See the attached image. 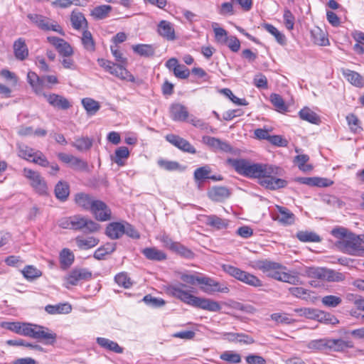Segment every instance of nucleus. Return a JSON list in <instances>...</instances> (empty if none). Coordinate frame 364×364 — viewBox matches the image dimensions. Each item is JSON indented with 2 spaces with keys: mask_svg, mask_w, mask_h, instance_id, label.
<instances>
[{
  "mask_svg": "<svg viewBox=\"0 0 364 364\" xmlns=\"http://www.w3.org/2000/svg\"><path fill=\"white\" fill-rule=\"evenodd\" d=\"M263 28L272 36H274L276 41L281 45L286 43V37L276 27L269 23H264Z\"/></svg>",
  "mask_w": 364,
  "mask_h": 364,
  "instance_id": "38",
  "label": "nucleus"
},
{
  "mask_svg": "<svg viewBox=\"0 0 364 364\" xmlns=\"http://www.w3.org/2000/svg\"><path fill=\"white\" fill-rule=\"evenodd\" d=\"M27 80L33 92L39 96L46 94L45 88L50 89L52 85L58 83V80L55 75H50L40 77L33 71L28 73Z\"/></svg>",
  "mask_w": 364,
  "mask_h": 364,
  "instance_id": "5",
  "label": "nucleus"
},
{
  "mask_svg": "<svg viewBox=\"0 0 364 364\" xmlns=\"http://www.w3.org/2000/svg\"><path fill=\"white\" fill-rule=\"evenodd\" d=\"M46 311L49 314H69L72 311V306L68 303L58 304L56 305H47Z\"/></svg>",
  "mask_w": 364,
  "mask_h": 364,
  "instance_id": "30",
  "label": "nucleus"
},
{
  "mask_svg": "<svg viewBox=\"0 0 364 364\" xmlns=\"http://www.w3.org/2000/svg\"><path fill=\"white\" fill-rule=\"evenodd\" d=\"M254 267L262 271L268 277L269 273H272L273 270L285 269L282 264L267 259L257 261Z\"/></svg>",
  "mask_w": 364,
  "mask_h": 364,
  "instance_id": "21",
  "label": "nucleus"
},
{
  "mask_svg": "<svg viewBox=\"0 0 364 364\" xmlns=\"http://www.w3.org/2000/svg\"><path fill=\"white\" fill-rule=\"evenodd\" d=\"M272 170L269 171V173L263 174L259 177V184L268 189L276 190L281 188H284L287 185V182L281 178H276L277 176L282 174V170L273 165H270Z\"/></svg>",
  "mask_w": 364,
  "mask_h": 364,
  "instance_id": "7",
  "label": "nucleus"
},
{
  "mask_svg": "<svg viewBox=\"0 0 364 364\" xmlns=\"http://www.w3.org/2000/svg\"><path fill=\"white\" fill-rule=\"evenodd\" d=\"M210 200L215 202H223L230 196V190L224 186H214L208 192Z\"/></svg>",
  "mask_w": 364,
  "mask_h": 364,
  "instance_id": "17",
  "label": "nucleus"
},
{
  "mask_svg": "<svg viewBox=\"0 0 364 364\" xmlns=\"http://www.w3.org/2000/svg\"><path fill=\"white\" fill-rule=\"evenodd\" d=\"M105 234L112 240H117L124 234V223L113 222L109 223L105 230Z\"/></svg>",
  "mask_w": 364,
  "mask_h": 364,
  "instance_id": "22",
  "label": "nucleus"
},
{
  "mask_svg": "<svg viewBox=\"0 0 364 364\" xmlns=\"http://www.w3.org/2000/svg\"><path fill=\"white\" fill-rule=\"evenodd\" d=\"M114 280L119 286L125 289H128L132 285L130 278L124 272L117 274L114 277Z\"/></svg>",
  "mask_w": 364,
  "mask_h": 364,
  "instance_id": "54",
  "label": "nucleus"
},
{
  "mask_svg": "<svg viewBox=\"0 0 364 364\" xmlns=\"http://www.w3.org/2000/svg\"><path fill=\"white\" fill-rule=\"evenodd\" d=\"M321 302L325 306L335 308L341 304L342 299L338 296L327 295L322 298Z\"/></svg>",
  "mask_w": 364,
  "mask_h": 364,
  "instance_id": "49",
  "label": "nucleus"
},
{
  "mask_svg": "<svg viewBox=\"0 0 364 364\" xmlns=\"http://www.w3.org/2000/svg\"><path fill=\"white\" fill-rule=\"evenodd\" d=\"M133 50L141 56L149 58L154 55L155 48L149 44H138L132 46Z\"/></svg>",
  "mask_w": 364,
  "mask_h": 364,
  "instance_id": "36",
  "label": "nucleus"
},
{
  "mask_svg": "<svg viewBox=\"0 0 364 364\" xmlns=\"http://www.w3.org/2000/svg\"><path fill=\"white\" fill-rule=\"evenodd\" d=\"M92 274L85 268H75L71 270L64 278V286L69 289L70 286H76L80 282L88 281L92 279Z\"/></svg>",
  "mask_w": 364,
  "mask_h": 364,
  "instance_id": "10",
  "label": "nucleus"
},
{
  "mask_svg": "<svg viewBox=\"0 0 364 364\" xmlns=\"http://www.w3.org/2000/svg\"><path fill=\"white\" fill-rule=\"evenodd\" d=\"M228 163L237 173L247 178H259L272 170L270 164L252 163L244 159H230Z\"/></svg>",
  "mask_w": 364,
  "mask_h": 364,
  "instance_id": "4",
  "label": "nucleus"
},
{
  "mask_svg": "<svg viewBox=\"0 0 364 364\" xmlns=\"http://www.w3.org/2000/svg\"><path fill=\"white\" fill-rule=\"evenodd\" d=\"M311 36L315 43L319 46H326L328 43V38L326 37L324 32L319 28H316L311 31Z\"/></svg>",
  "mask_w": 364,
  "mask_h": 364,
  "instance_id": "47",
  "label": "nucleus"
},
{
  "mask_svg": "<svg viewBox=\"0 0 364 364\" xmlns=\"http://www.w3.org/2000/svg\"><path fill=\"white\" fill-rule=\"evenodd\" d=\"M41 96H43L48 103L54 107L65 110L71 106L70 102L63 96L57 94H44Z\"/></svg>",
  "mask_w": 364,
  "mask_h": 364,
  "instance_id": "18",
  "label": "nucleus"
},
{
  "mask_svg": "<svg viewBox=\"0 0 364 364\" xmlns=\"http://www.w3.org/2000/svg\"><path fill=\"white\" fill-rule=\"evenodd\" d=\"M97 199L93 196L84 193H79L75 195V200L76 204L85 210L91 211L93 204Z\"/></svg>",
  "mask_w": 364,
  "mask_h": 364,
  "instance_id": "20",
  "label": "nucleus"
},
{
  "mask_svg": "<svg viewBox=\"0 0 364 364\" xmlns=\"http://www.w3.org/2000/svg\"><path fill=\"white\" fill-rule=\"evenodd\" d=\"M36 151L26 144L18 145V155L22 159L31 161Z\"/></svg>",
  "mask_w": 364,
  "mask_h": 364,
  "instance_id": "40",
  "label": "nucleus"
},
{
  "mask_svg": "<svg viewBox=\"0 0 364 364\" xmlns=\"http://www.w3.org/2000/svg\"><path fill=\"white\" fill-rule=\"evenodd\" d=\"M223 270L233 277L236 279L254 287H260L262 286V282L254 274L243 271L236 267L224 264Z\"/></svg>",
  "mask_w": 364,
  "mask_h": 364,
  "instance_id": "6",
  "label": "nucleus"
},
{
  "mask_svg": "<svg viewBox=\"0 0 364 364\" xmlns=\"http://www.w3.org/2000/svg\"><path fill=\"white\" fill-rule=\"evenodd\" d=\"M307 347L316 350H328V338L313 340L308 343Z\"/></svg>",
  "mask_w": 364,
  "mask_h": 364,
  "instance_id": "43",
  "label": "nucleus"
},
{
  "mask_svg": "<svg viewBox=\"0 0 364 364\" xmlns=\"http://www.w3.org/2000/svg\"><path fill=\"white\" fill-rule=\"evenodd\" d=\"M220 358L230 363H239L241 361V357L239 354L225 351L220 355Z\"/></svg>",
  "mask_w": 364,
  "mask_h": 364,
  "instance_id": "56",
  "label": "nucleus"
},
{
  "mask_svg": "<svg viewBox=\"0 0 364 364\" xmlns=\"http://www.w3.org/2000/svg\"><path fill=\"white\" fill-rule=\"evenodd\" d=\"M354 347L353 342L348 338H328V350L334 352H343Z\"/></svg>",
  "mask_w": 364,
  "mask_h": 364,
  "instance_id": "16",
  "label": "nucleus"
},
{
  "mask_svg": "<svg viewBox=\"0 0 364 364\" xmlns=\"http://www.w3.org/2000/svg\"><path fill=\"white\" fill-rule=\"evenodd\" d=\"M27 17L33 23L41 30L53 31L63 36L65 35L63 29L56 22H51L50 20L46 16L37 14H29Z\"/></svg>",
  "mask_w": 364,
  "mask_h": 364,
  "instance_id": "11",
  "label": "nucleus"
},
{
  "mask_svg": "<svg viewBox=\"0 0 364 364\" xmlns=\"http://www.w3.org/2000/svg\"><path fill=\"white\" fill-rule=\"evenodd\" d=\"M270 100L276 107L277 112H290L285 105L284 100L279 95L275 93L272 94L270 95Z\"/></svg>",
  "mask_w": 364,
  "mask_h": 364,
  "instance_id": "45",
  "label": "nucleus"
},
{
  "mask_svg": "<svg viewBox=\"0 0 364 364\" xmlns=\"http://www.w3.org/2000/svg\"><path fill=\"white\" fill-rule=\"evenodd\" d=\"M341 72L351 85L357 87H364V77L358 73L346 68H341Z\"/></svg>",
  "mask_w": 364,
  "mask_h": 364,
  "instance_id": "19",
  "label": "nucleus"
},
{
  "mask_svg": "<svg viewBox=\"0 0 364 364\" xmlns=\"http://www.w3.org/2000/svg\"><path fill=\"white\" fill-rule=\"evenodd\" d=\"M1 326L17 334L27 336L43 342L46 345H54L57 334L48 328L25 322H4Z\"/></svg>",
  "mask_w": 364,
  "mask_h": 364,
  "instance_id": "1",
  "label": "nucleus"
},
{
  "mask_svg": "<svg viewBox=\"0 0 364 364\" xmlns=\"http://www.w3.org/2000/svg\"><path fill=\"white\" fill-rule=\"evenodd\" d=\"M6 343L9 346H26L28 348H30L31 349H34L38 351H43V348L41 347L40 345L38 344H33L31 343L26 342L23 339H12V340H8L6 341Z\"/></svg>",
  "mask_w": 364,
  "mask_h": 364,
  "instance_id": "44",
  "label": "nucleus"
},
{
  "mask_svg": "<svg viewBox=\"0 0 364 364\" xmlns=\"http://www.w3.org/2000/svg\"><path fill=\"white\" fill-rule=\"evenodd\" d=\"M316 319L319 321L325 322L327 323L335 324L338 323V321L336 317L321 310L318 311Z\"/></svg>",
  "mask_w": 364,
  "mask_h": 364,
  "instance_id": "62",
  "label": "nucleus"
},
{
  "mask_svg": "<svg viewBox=\"0 0 364 364\" xmlns=\"http://www.w3.org/2000/svg\"><path fill=\"white\" fill-rule=\"evenodd\" d=\"M23 277L29 281L34 280L42 275V272L33 265H27L22 270Z\"/></svg>",
  "mask_w": 364,
  "mask_h": 364,
  "instance_id": "39",
  "label": "nucleus"
},
{
  "mask_svg": "<svg viewBox=\"0 0 364 364\" xmlns=\"http://www.w3.org/2000/svg\"><path fill=\"white\" fill-rule=\"evenodd\" d=\"M70 193V187L67 182L60 181L55 187V194L57 198L64 201L65 200Z\"/></svg>",
  "mask_w": 364,
  "mask_h": 364,
  "instance_id": "35",
  "label": "nucleus"
},
{
  "mask_svg": "<svg viewBox=\"0 0 364 364\" xmlns=\"http://www.w3.org/2000/svg\"><path fill=\"white\" fill-rule=\"evenodd\" d=\"M186 284L179 283L169 286L167 291L170 295L195 308L211 312H218L221 310L222 307L219 302L210 299L194 296L191 294V290L186 289Z\"/></svg>",
  "mask_w": 364,
  "mask_h": 364,
  "instance_id": "2",
  "label": "nucleus"
},
{
  "mask_svg": "<svg viewBox=\"0 0 364 364\" xmlns=\"http://www.w3.org/2000/svg\"><path fill=\"white\" fill-rule=\"evenodd\" d=\"M203 141L209 146L215 149L221 150L225 152H229L231 151L230 145L225 141L220 140L219 139L212 136H205L203 137Z\"/></svg>",
  "mask_w": 364,
  "mask_h": 364,
  "instance_id": "26",
  "label": "nucleus"
},
{
  "mask_svg": "<svg viewBox=\"0 0 364 364\" xmlns=\"http://www.w3.org/2000/svg\"><path fill=\"white\" fill-rule=\"evenodd\" d=\"M331 235L338 239L336 245L342 252L353 255H360L364 252L363 235L360 237L343 227L333 228Z\"/></svg>",
  "mask_w": 364,
  "mask_h": 364,
  "instance_id": "3",
  "label": "nucleus"
},
{
  "mask_svg": "<svg viewBox=\"0 0 364 364\" xmlns=\"http://www.w3.org/2000/svg\"><path fill=\"white\" fill-rule=\"evenodd\" d=\"M200 289L209 295L214 294L215 293H228L230 291L229 287L222 283H220L213 278L201 276L200 282Z\"/></svg>",
  "mask_w": 364,
  "mask_h": 364,
  "instance_id": "8",
  "label": "nucleus"
},
{
  "mask_svg": "<svg viewBox=\"0 0 364 364\" xmlns=\"http://www.w3.org/2000/svg\"><path fill=\"white\" fill-rule=\"evenodd\" d=\"M56 49L58 53L64 57H70L73 53L72 47L65 40L63 41Z\"/></svg>",
  "mask_w": 364,
  "mask_h": 364,
  "instance_id": "63",
  "label": "nucleus"
},
{
  "mask_svg": "<svg viewBox=\"0 0 364 364\" xmlns=\"http://www.w3.org/2000/svg\"><path fill=\"white\" fill-rule=\"evenodd\" d=\"M172 119L175 122H188L196 127L205 128V124L196 115H172Z\"/></svg>",
  "mask_w": 364,
  "mask_h": 364,
  "instance_id": "29",
  "label": "nucleus"
},
{
  "mask_svg": "<svg viewBox=\"0 0 364 364\" xmlns=\"http://www.w3.org/2000/svg\"><path fill=\"white\" fill-rule=\"evenodd\" d=\"M222 92L227 96L234 104L237 105H247L245 99H241L236 97L232 92L228 88L222 90Z\"/></svg>",
  "mask_w": 364,
  "mask_h": 364,
  "instance_id": "60",
  "label": "nucleus"
},
{
  "mask_svg": "<svg viewBox=\"0 0 364 364\" xmlns=\"http://www.w3.org/2000/svg\"><path fill=\"white\" fill-rule=\"evenodd\" d=\"M167 141L178 149L189 154H196V149L186 139L173 134H167L165 136Z\"/></svg>",
  "mask_w": 364,
  "mask_h": 364,
  "instance_id": "13",
  "label": "nucleus"
},
{
  "mask_svg": "<svg viewBox=\"0 0 364 364\" xmlns=\"http://www.w3.org/2000/svg\"><path fill=\"white\" fill-rule=\"evenodd\" d=\"M112 10V8L109 5H101L95 7L91 11V16L96 20H101L107 18Z\"/></svg>",
  "mask_w": 364,
  "mask_h": 364,
  "instance_id": "37",
  "label": "nucleus"
},
{
  "mask_svg": "<svg viewBox=\"0 0 364 364\" xmlns=\"http://www.w3.org/2000/svg\"><path fill=\"white\" fill-rule=\"evenodd\" d=\"M129 155L128 149L126 146H121L115 151L114 162L119 166L124 164L122 161V159H127Z\"/></svg>",
  "mask_w": 364,
  "mask_h": 364,
  "instance_id": "55",
  "label": "nucleus"
},
{
  "mask_svg": "<svg viewBox=\"0 0 364 364\" xmlns=\"http://www.w3.org/2000/svg\"><path fill=\"white\" fill-rule=\"evenodd\" d=\"M116 250V243L114 242H107L105 245L98 247L95 253H94V257L96 259L101 260L104 259L105 257L107 255H109L112 252H114Z\"/></svg>",
  "mask_w": 364,
  "mask_h": 364,
  "instance_id": "31",
  "label": "nucleus"
},
{
  "mask_svg": "<svg viewBox=\"0 0 364 364\" xmlns=\"http://www.w3.org/2000/svg\"><path fill=\"white\" fill-rule=\"evenodd\" d=\"M72 145L79 151H86L92 145V141L88 137H80L75 140Z\"/></svg>",
  "mask_w": 364,
  "mask_h": 364,
  "instance_id": "46",
  "label": "nucleus"
},
{
  "mask_svg": "<svg viewBox=\"0 0 364 364\" xmlns=\"http://www.w3.org/2000/svg\"><path fill=\"white\" fill-rule=\"evenodd\" d=\"M75 241L77 247L80 250H89L90 248L95 247L100 242V240L97 238L93 236L86 237L77 236V237H75Z\"/></svg>",
  "mask_w": 364,
  "mask_h": 364,
  "instance_id": "25",
  "label": "nucleus"
},
{
  "mask_svg": "<svg viewBox=\"0 0 364 364\" xmlns=\"http://www.w3.org/2000/svg\"><path fill=\"white\" fill-rule=\"evenodd\" d=\"M14 53L15 57L19 60H23L28 57V50L24 39L19 38L14 42Z\"/></svg>",
  "mask_w": 364,
  "mask_h": 364,
  "instance_id": "24",
  "label": "nucleus"
},
{
  "mask_svg": "<svg viewBox=\"0 0 364 364\" xmlns=\"http://www.w3.org/2000/svg\"><path fill=\"white\" fill-rule=\"evenodd\" d=\"M296 237L301 242H318L321 241L320 236L313 232L299 231L297 232Z\"/></svg>",
  "mask_w": 364,
  "mask_h": 364,
  "instance_id": "42",
  "label": "nucleus"
},
{
  "mask_svg": "<svg viewBox=\"0 0 364 364\" xmlns=\"http://www.w3.org/2000/svg\"><path fill=\"white\" fill-rule=\"evenodd\" d=\"M346 120L350 129L354 133H358L362 129L356 115H346Z\"/></svg>",
  "mask_w": 364,
  "mask_h": 364,
  "instance_id": "57",
  "label": "nucleus"
},
{
  "mask_svg": "<svg viewBox=\"0 0 364 364\" xmlns=\"http://www.w3.org/2000/svg\"><path fill=\"white\" fill-rule=\"evenodd\" d=\"M342 277L343 276L341 274L331 269L323 268L321 279L328 282H338L342 279Z\"/></svg>",
  "mask_w": 364,
  "mask_h": 364,
  "instance_id": "50",
  "label": "nucleus"
},
{
  "mask_svg": "<svg viewBox=\"0 0 364 364\" xmlns=\"http://www.w3.org/2000/svg\"><path fill=\"white\" fill-rule=\"evenodd\" d=\"M91 213L99 221H107L111 218V210L102 200H96L93 204Z\"/></svg>",
  "mask_w": 364,
  "mask_h": 364,
  "instance_id": "14",
  "label": "nucleus"
},
{
  "mask_svg": "<svg viewBox=\"0 0 364 364\" xmlns=\"http://www.w3.org/2000/svg\"><path fill=\"white\" fill-rule=\"evenodd\" d=\"M109 73L121 80H126L130 82L134 81V76L122 65L113 63L111 65V69L109 70Z\"/></svg>",
  "mask_w": 364,
  "mask_h": 364,
  "instance_id": "23",
  "label": "nucleus"
},
{
  "mask_svg": "<svg viewBox=\"0 0 364 364\" xmlns=\"http://www.w3.org/2000/svg\"><path fill=\"white\" fill-rule=\"evenodd\" d=\"M143 300L147 305L152 307H161L165 304L164 299L153 297L151 295L145 296Z\"/></svg>",
  "mask_w": 364,
  "mask_h": 364,
  "instance_id": "64",
  "label": "nucleus"
},
{
  "mask_svg": "<svg viewBox=\"0 0 364 364\" xmlns=\"http://www.w3.org/2000/svg\"><path fill=\"white\" fill-rule=\"evenodd\" d=\"M205 223L218 230H222L227 228L228 220L223 219L215 215H211L206 217Z\"/></svg>",
  "mask_w": 364,
  "mask_h": 364,
  "instance_id": "34",
  "label": "nucleus"
},
{
  "mask_svg": "<svg viewBox=\"0 0 364 364\" xmlns=\"http://www.w3.org/2000/svg\"><path fill=\"white\" fill-rule=\"evenodd\" d=\"M97 343L102 348L109 350L110 351H113L117 353H122L123 352V348L120 347L117 343L112 341L108 338L98 337L96 339Z\"/></svg>",
  "mask_w": 364,
  "mask_h": 364,
  "instance_id": "32",
  "label": "nucleus"
},
{
  "mask_svg": "<svg viewBox=\"0 0 364 364\" xmlns=\"http://www.w3.org/2000/svg\"><path fill=\"white\" fill-rule=\"evenodd\" d=\"M157 164L161 168L166 171H175L179 168V164L178 162L162 159L158 160Z\"/></svg>",
  "mask_w": 364,
  "mask_h": 364,
  "instance_id": "59",
  "label": "nucleus"
},
{
  "mask_svg": "<svg viewBox=\"0 0 364 364\" xmlns=\"http://www.w3.org/2000/svg\"><path fill=\"white\" fill-rule=\"evenodd\" d=\"M73 230H81L85 233L97 232L100 225L86 217L75 215L73 216Z\"/></svg>",
  "mask_w": 364,
  "mask_h": 364,
  "instance_id": "12",
  "label": "nucleus"
},
{
  "mask_svg": "<svg viewBox=\"0 0 364 364\" xmlns=\"http://www.w3.org/2000/svg\"><path fill=\"white\" fill-rule=\"evenodd\" d=\"M324 203L333 208H341L343 205V202L335 196L325 195L322 198Z\"/></svg>",
  "mask_w": 364,
  "mask_h": 364,
  "instance_id": "52",
  "label": "nucleus"
},
{
  "mask_svg": "<svg viewBox=\"0 0 364 364\" xmlns=\"http://www.w3.org/2000/svg\"><path fill=\"white\" fill-rule=\"evenodd\" d=\"M60 263L65 267L72 264L74 261V255L68 249H63L60 255Z\"/></svg>",
  "mask_w": 364,
  "mask_h": 364,
  "instance_id": "51",
  "label": "nucleus"
},
{
  "mask_svg": "<svg viewBox=\"0 0 364 364\" xmlns=\"http://www.w3.org/2000/svg\"><path fill=\"white\" fill-rule=\"evenodd\" d=\"M70 21L75 30L87 28V21L81 12L73 11L70 16Z\"/></svg>",
  "mask_w": 364,
  "mask_h": 364,
  "instance_id": "28",
  "label": "nucleus"
},
{
  "mask_svg": "<svg viewBox=\"0 0 364 364\" xmlns=\"http://www.w3.org/2000/svg\"><path fill=\"white\" fill-rule=\"evenodd\" d=\"M223 43H226L228 48L232 52H237L240 48V42L239 39L235 36H230L225 38L223 41Z\"/></svg>",
  "mask_w": 364,
  "mask_h": 364,
  "instance_id": "58",
  "label": "nucleus"
},
{
  "mask_svg": "<svg viewBox=\"0 0 364 364\" xmlns=\"http://www.w3.org/2000/svg\"><path fill=\"white\" fill-rule=\"evenodd\" d=\"M210 173V168L208 166L198 168L194 171V178L196 181H203L206 178H209V173Z\"/></svg>",
  "mask_w": 364,
  "mask_h": 364,
  "instance_id": "53",
  "label": "nucleus"
},
{
  "mask_svg": "<svg viewBox=\"0 0 364 364\" xmlns=\"http://www.w3.org/2000/svg\"><path fill=\"white\" fill-rule=\"evenodd\" d=\"M157 33L168 41H173L177 39L173 24L166 20H162L159 23Z\"/></svg>",
  "mask_w": 364,
  "mask_h": 364,
  "instance_id": "15",
  "label": "nucleus"
},
{
  "mask_svg": "<svg viewBox=\"0 0 364 364\" xmlns=\"http://www.w3.org/2000/svg\"><path fill=\"white\" fill-rule=\"evenodd\" d=\"M82 43L85 48L88 51L92 52L95 49V44L93 40L92 36L91 33L85 29L82 32V36L81 38Z\"/></svg>",
  "mask_w": 364,
  "mask_h": 364,
  "instance_id": "41",
  "label": "nucleus"
},
{
  "mask_svg": "<svg viewBox=\"0 0 364 364\" xmlns=\"http://www.w3.org/2000/svg\"><path fill=\"white\" fill-rule=\"evenodd\" d=\"M23 175L29 181L30 185L37 193L41 195L47 193L46 182L38 172L25 168L23 170Z\"/></svg>",
  "mask_w": 364,
  "mask_h": 364,
  "instance_id": "9",
  "label": "nucleus"
},
{
  "mask_svg": "<svg viewBox=\"0 0 364 364\" xmlns=\"http://www.w3.org/2000/svg\"><path fill=\"white\" fill-rule=\"evenodd\" d=\"M141 252L149 260L163 261L166 259V253L156 247L144 248Z\"/></svg>",
  "mask_w": 364,
  "mask_h": 364,
  "instance_id": "27",
  "label": "nucleus"
},
{
  "mask_svg": "<svg viewBox=\"0 0 364 364\" xmlns=\"http://www.w3.org/2000/svg\"><path fill=\"white\" fill-rule=\"evenodd\" d=\"M82 105L87 112H97L100 108V103L90 97L82 100Z\"/></svg>",
  "mask_w": 364,
  "mask_h": 364,
  "instance_id": "48",
  "label": "nucleus"
},
{
  "mask_svg": "<svg viewBox=\"0 0 364 364\" xmlns=\"http://www.w3.org/2000/svg\"><path fill=\"white\" fill-rule=\"evenodd\" d=\"M278 215L277 219L284 225H291L294 222V215L287 208L282 206H277Z\"/></svg>",
  "mask_w": 364,
  "mask_h": 364,
  "instance_id": "33",
  "label": "nucleus"
},
{
  "mask_svg": "<svg viewBox=\"0 0 364 364\" xmlns=\"http://www.w3.org/2000/svg\"><path fill=\"white\" fill-rule=\"evenodd\" d=\"M70 166L77 171H86L87 170L88 166L86 161L82 159L77 158L76 156H73L72 161L70 164Z\"/></svg>",
  "mask_w": 364,
  "mask_h": 364,
  "instance_id": "61",
  "label": "nucleus"
}]
</instances>
